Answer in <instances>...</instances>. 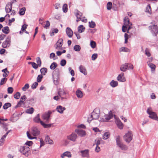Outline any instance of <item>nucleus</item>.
Returning <instances> with one entry per match:
<instances>
[{
    "mask_svg": "<svg viewBox=\"0 0 158 158\" xmlns=\"http://www.w3.org/2000/svg\"><path fill=\"white\" fill-rule=\"evenodd\" d=\"M31 134L29 132H27V135L28 138L30 139H36L35 136H38L40 134V129L36 127H33L31 128Z\"/></svg>",
    "mask_w": 158,
    "mask_h": 158,
    "instance_id": "nucleus-1",
    "label": "nucleus"
},
{
    "mask_svg": "<svg viewBox=\"0 0 158 158\" xmlns=\"http://www.w3.org/2000/svg\"><path fill=\"white\" fill-rule=\"evenodd\" d=\"M154 22H152L148 27V29L153 36H156L158 34V27L155 24Z\"/></svg>",
    "mask_w": 158,
    "mask_h": 158,
    "instance_id": "nucleus-2",
    "label": "nucleus"
},
{
    "mask_svg": "<svg viewBox=\"0 0 158 158\" xmlns=\"http://www.w3.org/2000/svg\"><path fill=\"white\" fill-rule=\"evenodd\" d=\"M100 114V110L98 108L94 109L92 113L90 116V118H88V121L90 123L92 119H97L99 117Z\"/></svg>",
    "mask_w": 158,
    "mask_h": 158,
    "instance_id": "nucleus-3",
    "label": "nucleus"
},
{
    "mask_svg": "<svg viewBox=\"0 0 158 158\" xmlns=\"http://www.w3.org/2000/svg\"><path fill=\"white\" fill-rule=\"evenodd\" d=\"M52 78L53 80V82L55 85H58L59 82L60 76L59 69L56 68L55 70L52 73Z\"/></svg>",
    "mask_w": 158,
    "mask_h": 158,
    "instance_id": "nucleus-4",
    "label": "nucleus"
},
{
    "mask_svg": "<svg viewBox=\"0 0 158 158\" xmlns=\"http://www.w3.org/2000/svg\"><path fill=\"white\" fill-rule=\"evenodd\" d=\"M34 121L37 123H40L45 128H48L51 127L52 124H46L41 120L40 117V114H38L33 119Z\"/></svg>",
    "mask_w": 158,
    "mask_h": 158,
    "instance_id": "nucleus-5",
    "label": "nucleus"
},
{
    "mask_svg": "<svg viewBox=\"0 0 158 158\" xmlns=\"http://www.w3.org/2000/svg\"><path fill=\"white\" fill-rule=\"evenodd\" d=\"M19 151L20 153L26 157H27L30 152V148L27 146L20 147Z\"/></svg>",
    "mask_w": 158,
    "mask_h": 158,
    "instance_id": "nucleus-6",
    "label": "nucleus"
},
{
    "mask_svg": "<svg viewBox=\"0 0 158 158\" xmlns=\"http://www.w3.org/2000/svg\"><path fill=\"white\" fill-rule=\"evenodd\" d=\"M116 145L122 150H126L127 149V146L123 144L121 141V138L119 136L116 137Z\"/></svg>",
    "mask_w": 158,
    "mask_h": 158,
    "instance_id": "nucleus-7",
    "label": "nucleus"
},
{
    "mask_svg": "<svg viewBox=\"0 0 158 158\" xmlns=\"http://www.w3.org/2000/svg\"><path fill=\"white\" fill-rule=\"evenodd\" d=\"M147 113L149 115V117L150 118L158 121V117L156 113L152 111L151 108H148Z\"/></svg>",
    "mask_w": 158,
    "mask_h": 158,
    "instance_id": "nucleus-8",
    "label": "nucleus"
},
{
    "mask_svg": "<svg viewBox=\"0 0 158 158\" xmlns=\"http://www.w3.org/2000/svg\"><path fill=\"white\" fill-rule=\"evenodd\" d=\"M123 20L124 25L123 26L122 30L123 32H125L127 30V26L129 27L132 23H130L129 19L127 17H125Z\"/></svg>",
    "mask_w": 158,
    "mask_h": 158,
    "instance_id": "nucleus-9",
    "label": "nucleus"
},
{
    "mask_svg": "<svg viewBox=\"0 0 158 158\" xmlns=\"http://www.w3.org/2000/svg\"><path fill=\"white\" fill-rule=\"evenodd\" d=\"M132 138V135L131 132L129 131L123 136L124 140L127 143H129Z\"/></svg>",
    "mask_w": 158,
    "mask_h": 158,
    "instance_id": "nucleus-10",
    "label": "nucleus"
},
{
    "mask_svg": "<svg viewBox=\"0 0 158 158\" xmlns=\"http://www.w3.org/2000/svg\"><path fill=\"white\" fill-rule=\"evenodd\" d=\"M52 113V112L51 111L49 110L48 112H45L42 115V118L45 120L46 123H48L50 119V114Z\"/></svg>",
    "mask_w": 158,
    "mask_h": 158,
    "instance_id": "nucleus-11",
    "label": "nucleus"
},
{
    "mask_svg": "<svg viewBox=\"0 0 158 158\" xmlns=\"http://www.w3.org/2000/svg\"><path fill=\"white\" fill-rule=\"evenodd\" d=\"M77 135L75 133H73L70 135L67 136L68 139L73 142L76 141V139L77 138Z\"/></svg>",
    "mask_w": 158,
    "mask_h": 158,
    "instance_id": "nucleus-12",
    "label": "nucleus"
},
{
    "mask_svg": "<svg viewBox=\"0 0 158 158\" xmlns=\"http://www.w3.org/2000/svg\"><path fill=\"white\" fill-rule=\"evenodd\" d=\"M114 115L111 111H110L108 114H106L104 115V118L105 119L103 120V121L107 122L110 120V119L113 118Z\"/></svg>",
    "mask_w": 158,
    "mask_h": 158,
    "instance_id": "nucleus-13",
    "label": "nucleus"
},
{
    "mask_svg": "<svg viewBox=\"0 0 158 158\" xmlns=\"http://www.w3.org/2000/svg\"><path fill=\"white\" fill-rule=\"evenodd\" d=\"M81 154V156L83 157H89V150L85 149L84 150H81L80 151Z\"/></svg>",
    "mask_w": 158,
    "mask_h": 158,
    "instance_id": "nucleus-14",
    "label": "nucleus"
},
{
    "mask_svg": "<svg viewBox=\"0 0 158 158\" xmlns=\"http://www.w3.org/2000/svg\"><path fill=\"white\" fill-rule=\"evenodd\" d=\"M59 95L61 97V100L64 99H66L67 98L64 96L66 94H68L69 93L67 92H66L63 90H61L58 92Z\"/></svg>",
    "mask_w": 158,
    "mask_h": 158,
    "instance_id": "nucleus-15",
    "label": "nucleus"
},
{
    "mask_svg": "<svg viewBox=\"0 0 158 158\" xmlns=\"http://www.w3.org/2000/svg\"><path fill=\"white\" fill-rule=\"evenodd\" d=\"M117 80L120 81L124 82L126 81L125 78L124 77V73H122L120 74H119L117 78Z\"/></svg>",
    "mask_w": 158,
    "mask_h": 158,
    "instance_id": "nucleus-16",
    "label": "nucleus"
},
{
    "mask_svg": "<svg viewBox=\"0 0 158 158\" xmlns=\"http://www.w3.org/2000/svg\"><path fill=\"white\" fill-rule=\"evenodd\" d=\"M60 157L61 158H64L65 157H67L69 158L72 157V154L69 151H66L60 155Z\"/></svg>",
    "mask_w": 158,
    "mask_h": 158,
    "instance_id": "nucleus-17",
    "label": "nucleus"
},
{
    "mask_svg": "<svg viewBox=\"0 0 158 158\" xmlns=\"http://www.w3.org/2000/svg\"><path fill=\"white\" fill-rule=\"evenodd\" d=\"M75 14L77 19L76 20V21L78 22L80 20L82 15V13L79 11L76 10L75 11Z\"/></svg>",
    "mask_w": 158,
    "mask_h": 158,
    "instance_id": "nucleus-18",
    "label": "nucleus"
},
{
    "mask_svg": "<svg viewBox=\"0 0 158 158\" xmlns=\"http://www.w3.org/2000/svg\"><path fill=\"white\" fill-rule=\"evenodd\" d=\"M63 44V40L62 39H60L56 44L55 48L56 49H59V48L61 47Z\"/></svg>",
    "mask_w": 158,
    "mask_h": 158,
    "instance_id": "nucleus-19",
    "label": "nucleus"
},
{
    "mask_svg": "<svg viewBox=\"0 0 158 158\" xmlns=\"http://www.w3.org/2000/svg\"><path fill=\"white\" fill-rule=\"evenodd\" d=\"M132 25V24H131L130 26L128 27L127 29V33L129 34H131V35H135V30L133 29L131 31L130 30L132 28V27H131Z\"/></svg>",
    "mask_w": 158,
    "mask_h": 158,
    "instance_id": "nucleus-20",
    "label": "nucleus"
},
{
    "mask_svg": "<svg viewBox=\"0 0 158 158\" xmlns=\"http://www.w3.org/2000/svg\"><path fill=\"white\" fill-rule=\"evenodd\" d=\"M10 40L8 38L2 43V46L3 48L8 47L10 46Z\"/></svg>",
    "mask_w": 158,
    "mask_h": 158,
    "instance_id": "nucleus-21",
    "label": "nucleus"
},
{
    "mask_svg": "<svg viewBox=\"0 0 158 158\" xmlns=\"http://www.w3.org/2000/svg\"><path fill=\"white\" fill-rule=\"evenodd\" d=\"M75 131L81 137H83L85 135V131L81 129H77L75 130Z\"/></svg>",
    "mask_w": 158,
    "mask_h": 158,
    "instance_id": "nucleus-22",
    "label": "nucleus"
},
{
    "mask_svg": "<svg viewBox=\"0 0 158 158\" xmlns=\"http://www.w3.org/2000/svg\"><path fill=\"white\" fill-rule=\"evenodd\" d=\"M66 32L67 35L69 37L71 38L73 36V31L70 28L67 27L66 29Z\"/></svg>",
    "mask_w": 158,
    "mask_h": 158,
    "instance_id": "nucleus-23",
    "label": "nucleus"
},
{
    "mask_svg": "<svg viewBox=\"0 0 158 158\" xmlns=\"http://www.w3.org/2000/svg\"><path fill=\"white\" fill-rule=\"evenodd\" d=\"M66 109L64 107H63L59 105L57 106L56 108V110L60 114H62L63 112Z\"/></svg>",
    "mask_w": 158,
    "mask_h": 158,
    "instance_id": "nucleus-24",
    "label": "nucleus"
},
{
    "mask_svg": "<svg viewBox=\"0 0 158 158\" xmlns=\"http://www.w3.org/2000/svg\"><path fill=\"white\" fill-rule=\"evenodd\" d=\"M12 6V4L10 2L8 3L6 5L5 10L7 13H9L11 11Z\"/></svg>",
    "mask_w": 158,
    "mask_h": 158,
    "instance_id": "nucleus-25",
    "label": "nucleus"
},
{
    "mask_svg": "<svg viewBox=\"0 0 158 158\" xmlns=\"http://www.w3.org/2000/svg\"><path fill=\"white\" fill-rule=\"evenodd\" d=\"M116 123L119 129H123V125L119 119H116Z\"/></svg>",
    "mask_w": 158,
    "mask_h": 158,
    "instance_id": "nucleus-26",
    "label": "nucleus"
},
{
    "mask_svg": "<svg viewBox=\"0 0 158 158\" xmlns=\"http://www.w3.org/2000/svg\"><path fill=\"white\" fill-rule=\"evenodd\" d=\"M80 71L83 73L84 75H86L87 74V72L85 68L83 66L80 65L79 67Z\"/></svg>",
    "mask_w": 158,
    "mask_h": 158,
    "instance_id": "nucleus-27",
    "label": "nucleus"
},
{
    "mask_svg": "<svg viewBox=\"0 0 158 158\" xmlns=\"http://www.w3.org/2000/svg\"><path fill=\"white\" fill-rule=\"evenodd\" d=\"M76 94L79 98H81L83 96V93L79 89L77 90L76 92Z\"/></svg>",
    "mask_w": 158,
    "mask_h": 158,
    "instance_id": "nucleus-28",
    "label": "nucleus"
},
{
    "mask_svg": "<svg viewBox=\"0 0 158 158\" xmlns=\"http://www.w3.org/2000/svg\"><path fill=\"white\" fill-rule=\"evenodd\" d=\"M45 142L48 144H52L53 143V140L50 139L48 135H47L45 139Z\"/></svg>",
    "mask_w": 158,
    "mask_h": 158,
    "instance_id": "nucleus-29",
    "label": "nucleus"
},
{
    "mask_svg": "<svg viewBox=\"0 0 158 158\" xmlns=\"http://www.w3.org/2000/svg\"><path fill=\"white\" fill-rule=\"evenodd\" d=\"M126 63L122 64L120 67V70L123 72H125L127 70Z\"/></svg>",
    "mask_w": 158,
    "mask_h": 158,
    "instance_id": "nucleus-30",
    "label": "nucleus"
},
{
    "mask_svg": "<svg viewBox=\"0 0 158 158\" xmlns=\"http://www.w3.org/2000/svg\"><path fill=\"white\" fill-rule=\"evenodd\" d=\"M2 31L5 34H7L10 31L9 27L7 26L4 27L2 29Z\"/></svg>",
    "mask_w": 158,
    "mask_h": 158,
    "instance_id": "nucleus-31",
    "label": "nucleus"
},
{
    "mask_svg": "<svg viewBox=\"0 0 158 158\" xmlns=\"http://www.w3.org/2000/svg\"><path fill=\"white\" fill-rule=\"evenodd\" d=\"M118 82L117 81L113 80L110 83V85L112 87H115L118 85Z\"/></svg>",
    "mask_w": 158,
    "mask_h": 158,
    "instance_id": "nucleus-32",
    "label": "nucleus"
},
{
    "mask_svg": "<svg viewBox=\"0 0 158 158\" xmlns=\"http://www.w3.org/2000/svg\"><path fill=\"white\" fill-rule=\"evenodd\" d=\"M77 28L78 31L79 33H82L84 31L85 29V27H84L82 25H81L78 27Z\"/></svg>",
    "mask_w": 158,
    "mask_h": 158,
    "instance_id": "nucleus-33",
    "label": "nucleus"
},
{
    "mask_svg": "<svg viewBox=\"0 0 158 158\" xmlns=\"http://www.w3.org/2000/svg\"><path fill=\"white\" fill-rule=\"evenodd\" d=\"M132 35H131V34H129V35L127 34V33H125L124 34V37H125V42L124 43L125 44H127V40L129 38H130L131 37Z\"/></svg>",
    "mask_w": 158,
    "mask_h": 158,
    "instance_id": "nucleus-34",
    "label": "nucleus"
},
{
    "mask_svg": "<svg viewBox=\"0 0 158 158\" xmlns=\"http://www.w3.org/2000/svg\"><path fill=\"white\" fill-rule=\"evenodd\" d=\"M147 63L149 67L151 69L152 71L155 70L156 66L154 64L149 62H148Z\"/></svg>",
    "mask_w": 158,
    "mask_h": 158,
    "instance_id": "nucleus-35",
    "label": "nucleus"
},
{
    "mask_svg": "<svg viewBox=\"0 0 158 158\" xmlns=\"http://www.w3.org/2000/svg\"><path fill=\"white\" fill-rule=\"evenodd\" d=\"M119 52H130V50L127 48L122 47L120 49Z\"/></svg>",
    "mask_w": 158,
    "mask_h": 158,
    "instance_id": "nucleus-36",
    "label": "nucleus"
},
{
    "mask_svg": "<svg viewBox=\"0 0 158 158\" xmlns=\"http://www.w3.org/2000/svg\"><path fill=\"white\" fill-rule=\"evenodd\" d=\"M110 136V134L109 132H106L103 135V139H106L109 138Z\"/></svg>",
    "mask_w": 158,
    "mask_h": 158,
    "instance_id": "nucleus-37",
    "label": "nucleus"
},
{
    "mask_svg": "<svg viewBox=\"0 0 158 158\" xmlns=\"http://www.w3.org/2000/svg\"><path fill=\"white\" fill-rule=\"evenodd\" d=\"M145 12L148 13L149 14H151V9L150 5H148L145 10Z\"/></svg>",
    "mask_w": 158,
    "mask_h": 158,
    "instance_id": "nucleus-38",
    "label": "nucleus"
},
{
    "mask_svg": "<svg viewBox=\"0 0 158 158\" xmlns=\"http://www.w3.org/2000/svg\"><path fill=\"white\" fill-rule=\"evenodd\" d=\"M47 69L46 68H41L40 70V72L41 73L42 75H45L47 73Z\"/></svg>",
    "mask_w": 158,
    "mask_h": 158,
    "instance_id": "nucleus-39",
    "label": "nucleus"
},
{
    "mask_svg": "<svg viewBox=\"0 0 158 158\" xmlns=\"http://www.w3.org/2000/svg\"><path fill=\"white\" fill-rule=\"evenodd\" d=\"M34 111V109L33 108L31 107L27 109L26 111V112L29 114H32L33 113Z\"/></svg>",
    "mask_w": 158,
    "mask_h": 158,
    "instance_id": "nucleus-40",
    "label": "nucleus"
},
{
    "mask_svg": "<svg viewBox=\"0 0 158 158\" xmlns=\"http://www.w3.org/2000/svg\"><path fill=\"white\" fill-rule=\"evenodd\" d=\"M11 103L9 102L5 103L3 106V108L5 110L7 109L8 108L11 106Z\"/></svg>",
    "mask_w": 158,
    "mask_h": 158,
    "instance_id": "nucleus-41",
    "label": "nucleus"
},
{
    "mask_svg": "<svg viewBox=\"0 0 158 158\" xmlns=\"http://www.w3.org/2000/svg\"><path fill=\"white\" fill-rule=\"evenodd\" d=\"M127 69L130 70L133 69H134V66L131 63H127Z\"/></svg>",
    "mask_w": 158,
    "mask_h": 158,
    "instance_id": "nucleus-42",
    "label": "nucleus"
},
{
    "mask_svg": "<svg viewBox=\"0 0 158 158\" xmlns=\"http://www.w3.org/2000/svg\"><path fill=\"white\" fill-rule=\"evenodd\" d=\"M89 27L90 28H94L96 26L95 23L93 21H91V22H89Z\"/></svg>",
    "mask_w": 158,
    "mask_h": 158,
    "instance_id": "nucleus-43",
    "label": "nucleus"
},
{
    "mask_svg": "<svg viewBox=\"0 0 158 158\" xmlns=\"http://www.w3.org/2000/svg\"><path fill=\"white\" fill-rule=\"evenodd\" d=\"M57 66V64L55 62L52 63L50 66V68L52 70L54 69Z\"/></svg>",
    "mask_w": 158,
    "mask_h": 158,
    "instance_id": "nucleus-44",
    "label": "nucleus"
},
{
    "mask_svg": "<svg viewBox=\"0 0 158 158\" xmlns=\"http://www.w3.org/2000/svg\"><path fill=\"white\" fill-rule=\"evenodd\" d=\"M81 49V47L78 45H76L74 47V49L77 52L79 51Z\"/></svg>",
    "mask_w": 158,
    "mask_h": 158,
    "instance_id": "nucleus-45",
    "label": "nucleus"
},
{
    "mask_svg": "<svg viewBox=\"0 0 158 158\" xmlns=\"http://www.w3.org/2000/svg\"><path fill=\"white\" fill-rule=\"evenodd\" d=\"M26 10V8L25 7H23L20 9L19 13L20 15H23Z\"/></svg>",
    "mask_w": 158,
    "mask_h": 158,
    "instance_id": "nucleus-46",
    "label": "nucleus"
},
{
    "mask_svg": "<svg viewBox=\"0 0 158 158\" xmlns=\"http://www.w3.org/2000/svg\"><path fill=\"white\" fill-rule=\"evenodd\" d=\"M62 9L64 12L66 13L67 11V5L66 4H64L63 5L62 7Z\"/></svg>",
    "mask_w": 158,
    "mask_h": 158,
    "instance_id": "nucleus-47",
    "label": "nucleus"
},
{
    "mask_svg": "<svg viewBox=\"0 0 158 158\" xmlns=\"http://www.w3.org/2000/svg\"><path fill=\"white\" fill-rule=\"evenodd\" d=\"M7 81V78L6 77L3 78L1 80L0 83V85H2L5 84L6 82Z\"/></svg>",
    "mask_w": 158,
    "mask_h": 158,
    "instance_id": "nucleus-48",
    "label": "nucleus"
},
{
    "mask_svg": "<svg viewBox=\"0 0 158 158\" xmlns=\"http://www.w3.org/2000/svg\"><path fill=\"white\" fill-rule=\"evenodd\" d=\"M112 7V3L111 2H109L107 4V9L108 10L111 9Z\"/></svg>",
    "mask_w": 158,
    "mask_h": 158,
    "instance_id": "nucleus-49",
    "label": "nucleus"
},
{
    "mask_svg": "<svg viewBox=\"0 0 158 158\" xmlns=\"http://www.w3.org/2000/svg\"><path fill=\"white\" fill-rule=\"evenodd\" d=\"M90 45L92 48H94L96 47V43L95 42L93 41H91L90 42Z\"/></svg>",
    "mask_w": 158,
    "mask_h": 158,
    "instance_id": "nucleus-50",
    "label": "nucleus"
},
{
    "mask_svg": "<svg viewBox=\"0 0 158 158\" xmlns=\"http://www.w3.org/2000/svg\"><path fill=\"white\" fill-rule=\"evenodd\" d=\"M29 84H26L22 88V89L23 91H26L27 89L29 88Z\"/></svg>",
    "mask_w": 158,
    "mask_h": 158,
    "instance_id": "nucleus-51",
    "label": "nucleus"
},
{
    "mask_svg": "<svg viewBox=\"0 0 158 158\" xmlns=\"http://www.w3.org/2000/svg\"><path fill=\"white\" fill-rule=\"evenodd\" d=\"M20 96V94L19 92H17L14 95V97L16 99H19Z\"/></svg>",
    "mask_w": 158,
    "mask_h": 158,
    "instance_id": "nucleus-52",
    "label": "nucleus"
},
{
    "mask_svg": "<svg viewBox=\"0 0 158 158\" xmlns=\"http://www.w3.org/2000/svg\"><path fill=\"white\" fill-rule=\"evenodd\" d=\"M43 76L42 75H39L37 78V81L38 82H40L41 81L42 79L43 78Z\"/></svg>",
    "mask_w": 158,
    "mask_h": 158,
    "instance_id": "nucleus-53",
    "label": "nucleus"
},
{
    "mask_svg": "<svg viewBox=\"0 0 158 158\" xmlns=\"http://www.w3.org/2000/svg\"><path fill=\"white\" fill-rule=\"evenodd\" d=\"M36 62L37 64L40 67L41 64V61L40 57H38L36 58Z\"/></svg>",
    "mask_w": 158,
    "mask_h": 158,
    "instance_id": "nucleus-54",
    "label": "nucleus"
},
{
    "mask_svg": "<svg viewBox=\"0 0 158 158\" xmlns=\"http://www.w3.org/2000/svg\"><path fill=\"white\" fill-rule=\"evenodd\" d=\"M23 103V101L22 100H20L17 103V105L15 106V108L18 107H20L21 105Z\"/></svg>",
    "mask_w": 158,
    "mask_h": 158,
    "instance_id": "nucleus-55",
    "label": "nucleus"
},
{
    "mask_svg": "<svg viewBox=\"0 0 158 158\" xmlns=\"http://www.w3.org/2000/svg\"><path fill=\"white\" fill-rule=\"evenodd\" d=\"M68 69L70 73L72 76H74L75 75V73L74 71L72 69L71 67H69Z\"/></svg>",
    "mask_w": 158,
    "mask_h": 158,
    "instance_id": "nucleus-56",
    "label": "nucleus"
},
{
    "mask_svg": "<svg viewBox=\"0 0 158 158\" xmlns=\"http://www.w3.org/2000/svg\"><path fill=\"white\" fill-rule=\"evenodd\" d=\"M98 57V54L97 53H94L93 54L91 57L92 60H95Z\"/></svg>",
    "mask_w": 158,
    "mask_h": 158,
    "instance_id": "nucleus-57",
    "label": "nucleus"
},
{
    "mask_svg": "<svg viewBox=\"0 0 158 158\" xmlns=\"http://www.w3.org/2000/svg\"><path fill=\"white\" fill-rule=\"evenodd\" d=\"M66 63V60H62L60 62V65L61 66H64L65 65Z\"/></svg>",
    "mask_w": 158,
    "mask_h": 158,
    "instance_id": "nucleus-58",
    "label": "nucleus"
},
{
    "mask_svg": "<svg viewBox=\"0 0 158 158\" xmlns=\"http://www.w3.org/2000/svg\"><path fill=\"white\" fill-rule=\"evenodd\" d=\"M50 25V23L48 21H47L46 22V25L44 26V27L46 29H47L49 28V26Z\"/></svg>",
    "mask_w": 158,
    "mask_h": 158,
    "instance_id": "nucleus-59",
    "label": "nucleus"
},
{
    "mask_svg": "<svg viewBox=\"0 0 158 158\" xmlns=\"http://www.w3.org/2000/svg\"><path fill=\"white\" fill-rule=\"evenodd\" d=\"M13 89L12 87H9L7 89V91L9 94H12L13 92Z\"/></svg>",
    "mask_w": 158,
    "mask_h": 158,
    "instance_id": "nucleus-60",
    "label": "nucleus"
},
{
    "mask_svg": "<svg viewBox=\"0 0 158 158\" xmlns=\"http://www.w3.org/2000/svg\"><path fill=\"white\" fill-rule=\"evenodd\" d=\"M145 54L148 56H151L149 50L148 48H146L145 50Z\"/></svg>",
    "mask_w": 158,
    "mask_h": 158,
    "instance_id": "nucleus-61",
    "label": "nucleus"
},
{
    "mask_svg": "<svg viewBox=\"0 0 158 158\" xmlns=\"http://www.w3.org/2000/svg\"><path fill=\"white\" fill-rule=\"evenodd\" d=\"M33 142L31 141H27L25 143V145H27L29 146H31L33 144Z\"/></svg>",
    "mask_w": 158,
    "mask_h": 158,
    "instance_id": "nucleus-62",
    "label": "nucleus"
},
{
    "mask_svg": "<svg viewBox=\"0 0 158 158\" xmlns=\"http://www.w3.org/2000/svg\"><path fill=\"white\" fill-rule=\"evenodd\" d=\"M58 32V29L57 28H55L53 30L52 32L51 33L50 35L51 36H52L53 35H54V33H57Z\"/></svg>",
    "mask_w": 158,
    "mask_h": 158,
    "instance_id": "nucleus-63",
    "label": "nucleus"
},
{
    "mask_svg": "<svg viewBox=\"0 0 158 158\" xmlns=\"http://www.w3.org/2000/svg\"><path fill=\"white\" fill-rule=\"evenodd\" d=\"M38 85V83L36 82H35L32 85L31 88L33 89H34L36 88Z\"/></svg>",
    "mask_w": 158,
    "mask_h": 158,
    "instance_id": "nucleus-64",
    "label": "nucleus"
}]
</instances>
